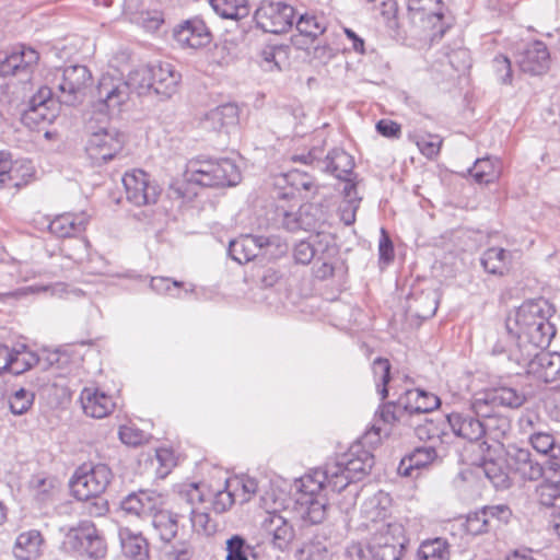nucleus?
Instances as JSON below:
<instances>
[{
	"instance_id": "nucleus-1",
	"label": "nucleus",
	"mask_w": 560,
	"mask_h": 560,
	"mask_svg": "<svg viewBox=\"0 0 560 560\" xmlns=\"http://www.w3.org/2000/svg\"><path fill=\"white\" fill-rule=\"evenodd\" d=\"M374 465V455L361 443L350 446L347 453L324 467L316 468L295 481L296 493L293 510L311 525L322 523L327 515L325 490L342 491L349 483L366 476Z\"/></svg>"
},
{
	"instance_id": "nucleus-2",
	"label": "nucleus",
	"mask_w": 560,
	"mask_h": 560,
	"mask_svg": "<svg viewBox=\"0 0 560 560\" xmlns=\"http://www.w3.org/2000/svg\"><path fill=\"white\" fill-rule=\"evenodd\" d=\"M553 314V305L542 298L525 301L517 308L513 322L520 358H528L533 350L549 347L556 336V327L550 320Z\"/></svg>"
},
{
	"instance_id": "nucleus-3",
	"label": "nucleus",
	"mask_w": 560,
	"mask_h": 560,
	"mask_svg": "<svg viewBox=\"0 0 560 560\" xmlns=\"http://www.w3.org/2000/svg\"><path fill=\"white\" fill-rule=\"evenodd\" d=\"M188 173L190 182L203 187H230L241 180L238 166L226 158H197L189 162Z\"/></svg>"
},
{
	"instance_id": "nucleus-4",
	"label": "nucleus",
	"mask_w": 560,
	"mask_h": 560,
	"mask_svg": "<svg viewBox=\"0 0 560 560\" xmlns=\"http://www.w3.org/2000/svg\"><path fill=\"white\" fill-rule=\"evenodd\" d=\"M521 349H513L510 359L526 369V373L538 382L551 383L560 374V353L533 350L528 358H520Z\"/></svg>"
},
{
	"instance_id": "nucleus-5",
	"label": "nucleus",
	"mask_w": 560,
	"mask_h": 560,
	"mask_svg": "<svg viewBox=\"0 0 560 560\" xmlns=\"http://www.w3.org/2000/svg\"><path fill=\"white\" fill-rule=\"evenodd\" d=\"M65 544L71 550L94 559L103 558L107 551L104 538L100 535L94 523L88 520L81 521L77 526L69 528Z\"/></svg>"
},
{
	"instance_id": "nucleus-6",
	"label": "nucleus",
	"mask_w": 560,
	"mask_h": 560,
	"mask_svg": "<svg viewBox=\"0 0 560 560\" xmlns=\"http://www.w3.org/2000/svg\"><path fill=\"white\" fill-rule=\"evenodd\" d=\"M294 15V8L285 2L261 0L254 13V20L264 32L282 34L293 26Z\"/></svg>"
},
{
	"instance_id": "nucleus-7",
	"label": "nucleus",
	"mask_w": 560,
	"mask_h": 560,
	"mask_svg": "<svg viewBox=\"0 0 560 560\" xmlns=\"http://www.w3.org/2000/svg\"><path fill=\"white\" fill-rule=\"evenodd\" d=\"M112 477V471L105 464H97L85 471L79 469L70 480L71 492L77 500L90 502L92 497L104 493Z\"/></svg>"
},
{
	"instance_id": "nucleus-8",
	"label": "nucleus",
	"mask_w": 560,
	"mask_h": 560,
	"mask_svg": "<svg viewBox=\"0 0 560 560\" xmlns=\"http://www.w3.org/2000/svg\"><path fill=\"white\" fill-rule=\"evenodd\" d=\"M91 82L92 74L88 67L82 65L66 67L57 85L59 102L67 106L81 104Z\"/></svg>"
},
{
	"instance_id": "nucleus-9",
	"label": "nucleus",
	"mask_w": 560,
	"mask_h": 560,
	"mask_svg": "<svg viewBox=\"0 0 560 560\" xmlns=\"http://www.w3.org/2000/svg\"><path fill=\"white\" fill-rule=\"evenodd\" d=\"M60 105L59 97L54 98L52 90L42 86L30 100L28 107L22 115V122L30 128L51 124L59 115Z\"/></svg>"
},
{
	"instance_id": "nucleus-10",
	"label": "nucleus",
	"mask_w": 560,
	"mask_h": 560,
	"mask_svg": "<svg viewBox=\"0 0 560 560\" xmlns=\"http://www.w3.org/2000/svg\"><path fill=\"white\" fill-rule=\"evenodd\" d=\"M122 184L127 201L137 207L155 205L161 195L160 186L142 170L126 172Z\"/></svg>"
},
{
	"instance_id": "nucleus-11",
	"label": "nucleus",
	"mask_w": 560,
	"mask_h": 560,
	"mask_svg": "<svg viewBox=\"0 0 560 560\" xmlns=\"http://www.w3.org/2000/svg\"><path fill=\"white\" fill-rule=\"evenodd\" d=\"M329 212L326 206L322 203H304L296 212L283 213L282 225L290 232L322 231L328 223Z\"/></svg>"
},
{
	"instance_id": "nucleus-12",
	"label": "nucleus",
	"mask_w": 560,
	"mask_h": 560,
	"mask_svg": "<svg viewBox=\"0 0 560 560\" xmlns=\"http://www.w3.org/2000/svg\"><path fill=\"white\" fill-rule=\"evenodd\" d=\"M124 145V137L115 128L103 127L91 133L86 142V153L96 163H106L119 153Z\"/></svg>"
},
{
	"instance_id": "nucleus-13",
	"label": "nucleus",
	"mask_w": 560,
	"mask_h": 560,
	"mask_svg": "<svg viewBox=\"0 0 560 560\" xmlns=\"http://www.w3.org/2000/svg\"><path fill=\"white\" fill-rule=\"evenodd\" d=\"M505 463L511 471L524 480L536 481L544 476V466L533 457L528 448L510 444L505 448Z\"/></svg>"
},
{
	"instance_id": "nucleus-14",
	"label": "nucleus",
	"mask_w": 560,
	"mask_h": 560,
	"mask_svg": "<svg viewBox=\"0 0 560 560\" xmlns=\"http://www.w3.org/2000/svg\"><path fill=\"white\" fill-rule=\"evenodd\" d=\"M516 62L522 72L529 75H542L550 68V52L541 40L528 43L516 55Z\"/></svg>"
},
{
	"instance_id": "nucleus-15",
	"label": "nucleus",
	"mask_w": 560,
	"mask_h": 560,
	"mask_svg": "<svg viewBox=\"0 0 560 560\" xmlns=\"http://www.w3.org/2000/svg\"><path fill=\"white\" fill-rule=\"evenodd\" d=\"M129 85L125 79L104 74L96 88V97L100 105L108 110L119 109L130 98Z\"/></svg>"
},
{
	"instance_id": "nucleus-16",
	"label": "nucleus",
	"mask_w": 560,
	"mask_h": 560,
	"mask_svg": "<svg viewBox=\"0 0 560 560\" xmlns=\"http://www.w3.org/2000/svg\"><path fill=\"white\" fill-rule=\"evenodd\" d=\"M173 36L183 48L199 49L212 40L211 32L200 18L184 21L174 28Z\"/></svg>"
},
{
	"instance_id": "nucleus-17",
	"label": "nucleus",
	"mask_w": 560,
	"mask_h": 560,
	"mask_svg": "<svg viewBox=\"0 0 560 560\" xmlns=\"http://www.w3.org/2000/svg\"><path fill=\"white\" fill-rule=\"evenodd\" d=\"M38 59L39 54L24 45L14 47L10 51H3L0 54V77L27 74Z\"/></svg>"
},
{
	"instance_id": "nucleus-18",
	"label": "nucleus",
	"mask_w": 560,
	"mask_h": 560,
	"mask_svg": "<svg viewBox=\"0 0 560 560\" xmlns=\"http://www.w3.org/2000/svg\"><path fill=\"white\" fill-rule=\"evenodd\" d=\"M261 530L270 538L272 546L281 551L292 542L295 532L292 524L279 512L267 511L261 522Z\"/></svg>"
},
{
	"instance_id": "nucleus-19",
	"label": "nucleus",
	"mask_w": 560,
	"mask_h": 560,
	"mask_svg": "<svg viewBox=\"0 0 560 560\" xmlns=\"http://www.w3.org/2000/svg\"><path fill=\"white\" fill-rule=\"evenodd\" d=\"M446 420L456 436L469 442L483 438L482 420L475 415L471 407L468 410L452 411L446 416Z\"/></svg>"
},
{
	"instance_id": "nucleus-20",
	"label": "nucleus",
	"mask_w": 560,
	"mask_h": 560,
	"mask_svg": "<svg viewBox=\"0 0 560 560\" xmlns=\"http://www.w3.org/2000/svg\"><path fill=\"white\" fill-rule=\"evenodd\" d=\"M161 505V497L154 491L139 490L129 493L120 502V508L127 514L138 517L151 516L159 510Z\"/></svg>"
},
{
	"instance_id": "nucleus-21",
	"label": "nucleus",
	"mask_w": 560,
	"mask_h": 560,
	"mask_svg": "<svg viewBox=\"0 0 560 560\" xmlns=\"http://www.w3.org/2000/svg\"><path fill=\"white\" fill-rule=\"evenodd\" d=\"M440 404L436 395L420 388L408 389L398 398V406L405 409L407 416L429 413Z\"/></svg>"
},
{
	"instance_id": "nucleus-22",
	"label": "nucleus",
	"mask_w": 560,
	"mask_h": 560,
	"mask_svg": "<svg viewBox=\"0 0 560 560\" xmlns=\"http://www.w3.org/2000/svg\"><path fill=\"white\" fill-rule=\"evenodd\" d=\"M153 93L166 100L177 92L182 74L170 62L152 65Z\"/></svg>"
},
{
	"instance_id": "nucleus-23",
	"label": "nucleus",
	"mask_w": 560,
	"mask_h": 560,
	"mask_svg": "<svg viewBox=\"0 0 560 560\" xmlns=\"http://www.w3.org/2000/svg\"><path fill=\"white\" fill-rule=\"evenodd\" d=\"M80 401L84 413L96 419L107 417L116 406L112 396L94 387L83 388Z\"/></svg>"
},
{
	"instance_id": "nucleus-24",
	"label": "nucleus",
	"mask_w": 560,
	"mask_h": 560,
	"mask_svg": "<svg viewBox=\"0 0 560 560\" xmlns=\"http://www.w3.org/2000/svg\"><path fill=\"white\" fill-rule=\"evenodd\" d=\"M31 168L20 161H12L8 151H0V189L5 187L21 188L26 185V176H31Z\"/></svg>"
},
{
	"instance_id": "nucleus-25",
	"label": "nucleus",
	"mask_w": 560,
	"mask_h": 560,
	"mask_svg": "<svg viewBox=\"0 0 560 560\" xmlns=\"http://www.w3.org/2000/svg\"><path fill=\"white\" fill-rule=\"evenodd\" d=\"M445 8L443 0H408V10L413 13V18L432 23V28H436L441 36L445 32L442 23Z\"/></svg>"
},
{
	"instance_id": "nucleus-26",
	"label": "nucleus",
	"mask_w": 560,
	"mask_h": 560,
	"mask_svg": "<svg viewBox=\"0 0 560 560\" xmlns=\"http://www.w3.org/2000/svg\"><path fill=\"white\" fill-rule=\"evenodd\" d=\"M261 242H267L265 235H242L229 243V256L238 264H246L261 256Z\"/></svg>"
},
{
	"instance_id": "nucleus-27",
	"label": "nucleus",
	"mask_w": 560,
	"mask_h": 560,
	"mask_svg": "<svg viewBox=\"0 0 560 560\" xmlns=\"http://www.w3.org/2000/svg\"><path fill=\"white\" fill-rule=\"evenodd\" d=\"M354 159L343 149L330 150L319 162V171L331 174L338 179H347L352 175Z\"/></svg>"
},
{
	"instance_id": "nucleus-28",
	"label": "nucleus",
	"mask_w": 560,
	"mask_h": 560,
	"mask_svg": "<svg viewBox=\"0 0 560 560\" xmlns=\"http://www.w3.org/2000/svg\"><path fill=\"white\" fill-rule=\"evenodd\" d=\"M44 538L39 530L21 533L14 542L13 555L19 560H37L43 553Z\"/></svg>"
},
{
	"instance_id": "nucleus-29",
	"label": "nucleus",
	"mask_w": 560,
	"mask_h": 560,
	"mask_svg": "<svg viewBox=\"0 0 560 560\" xmlns=\"http://www.w3.org/2000/svg\"><path fill=\"white\" fill-rule=\"evenodd\" d=\"M438 310V296L432 290L411 293L407 299V313L418 319L431 318Z\"/></svg>"
},
{
	"instance_id": "nucleus-30",
	"label": "nucleus",
	"mask_w": 560,
	"mask_h": 560,
	"mask_svg": "<svg viewBox=\"0 0 560 560\" xmlns=\"http://www.w3.org/2000/svg\"><path fill=\"white\" fill-rule=\"evenodd\" d=\"M86 224L88 217L84 213H63L49 223V231L57 237H75L85 230Z\"/></svg>"
},
{
	"instance_id": "nucleus-31",
	"label": "nucleus",
	"mask_w": 560,
	"mask_h": 560,
	"mask_svg": "<svg viewBox=\"0 0 560 560\" xmlns=\"http://www.w3.org/2000/svg\"><path fill=\"white\" fill-rule=\"evenodd\" d=\"M178 517L177 513L160 509L152 515V527L162 544H171L179 536Z\"/></svg>"
},
{
	"instance_id": "nucleus-32",
	"label": "nucleus",
	"mask_w": 560,
	"mask_h": 560,
	"mask_svg": "<svg viewBox=\"0 0 560 560\" xmlns=\"http://www.w3.org/2000/svg\"><path fill=\"white\" fill-rule=\"evenodd\" d=\"M393 535L396 537L394 545L384 546L380 542H370L369 551L373 560H400L408 542L404 526H394Z\"/></svg>"
},
{
	"instance_id": "nucleus-33",
	"label": "nucleus",
	"mask_w": 560,
	"mask_h": 560,
	"mask_svg": "<svg viewBox=\"0 0 560 560\" xmlns=\"http://www.w3.org/2000/svg\"><path fill=\"white\" fill-rule=\"evenodd\" d=\"M119 539L124 555L131 560H149V544L140 533L128 527L119 529Z\"/></svg>"
},
{
	"instance_id": "nucleus-34",
	"label": "nucleus",
	"mask_w": 560,
	"mask_h": 560,
	"mask_svg": "<svg viewBox=\"0 0 560 560\" xmlns=\"http://www.w3.org/2000/svg\"><path fill=\"white\" fill-rule=\"evenodd\" d=\"M481 469L497 490H506L512 486L511 470L506 466L505 457L485 459Z\"/></svg>"
},
{
	"instance_id": "nucleus-35",
	"label": "nucleus",
	"mask_w": 560,
	"mask_h": 560,
	"mask_svg": "<svg viewBox=\"0 0 560 560\" xmlns=\"http://www.w3.org/2000/svg\"><path fill=\"white\" fill-rule=\"evenodd\" d=\"M438 457L434 446H420L416 447L410 454L406 455L398 467V470L404 476H409L410 470L413 468H422L433 463Z\"/></svg>"
},
{
	"instance_id": "nucleus-36",
	"label": "nucleus",
	"mask_w": 560,
	"mask_h": 560,
	"mask_svg": "<svg viewBox=\"0 0 560 560\" xmlns=\"http://www.w3.org/2000/svg\"><path fill=\"white\" fill-rule=\"evenodd\" d=\"M390 505L392 498L389 494L384 491H378L363 502L361 512L366 520L376 523L386 517Z\"/></svg>"
},
{
	"instance_id": "nucleus-37",
	"label": "nucleus",
	"mask_w": 560,
	"mask_h": 560,
	"mask_svg": "<svg viewBox=\"0 0 560 560\" xmlns=\"http://www.w3.org/2000/svg\"><path fill=\"white\" fill-rule=\"evenodd\" d=\"M469 173L479 184L493 183L500 176L501 161L493 156L477 159Z\"/></svg>"
},
{
	"instance_id": "nucleus-38",
	"label": "nucleus",
	"mask_w": 560,
	"mask_h": 560,
	"mask_svg": "<svg viewBox=\"0 0 560 560\" xmlns=\"http://www.w3.org/2000/svg\"><path fill=\"white\" fill-rule=\"evenodd\" d=\"M8 361H10V365H8L5 372H10L14 375H20L40 362L39 357L28 350L25 345L10 349V358Z\"/></svg>"
},
{
	"instance_id": "nucleus-39",
	"label": "nucleus",
	"mask_w": 560,
	"mask_h": 560,
	"mask_svg": "<svg viewBox=\"0 0 560 560\" xmlns=\"http://www.w3.org/2000/svg\"><path fill=\"white\" fill-rule=\"evenodd\" d=\"M511 254L501 247H490L483 252L480 264L486 272L502 276L508 270Z\"/></svg>"
},
{
	"instance_id": "nucleus-40",
	"label": "nucleus",
	"mask_w": 560,
	"mask_h": 560,
	"mask_svg": "<svg viewBox=\"0 0 560 560\" xmlns=\"http://www.w3.org/2000/svg\"><path fill=\"white\" fill-rule=\"evenodd\" d=\"M492 400L500 407L517 409L526 401L523 390L509 386H499L487 389Z\"/></svg>"
},
{
	"instance_id": "nucleus-41",
	"label": "nucleus",
	"mask_w": 560,
	"mask_h": 560,
	"mask_svg": "<svg viewBox=\"0 0 560 560\" xmlns=\"http://www.w3.org/2000/svg\"><path fill=\"white\" fill-rule=\"evenodd\" d=\"M125 82L129 85L130 94L135 92L144 95L153 92L152 66H141L130 71Z\"/></svg>"
},
{
	"instance_id": "nucleus-42",
	"label": "nucleus",
	"mask_w": 560,
	"mask_h": 560,
	"mask_svg": "<svg viewBox=\"0 0 560 560\" xmlns=\"http://www.w3.org/2000/svg\"><path fill=\"white\" fill-rule=\"evenodd\" d=\"M511 419L503 413L492 416L488 420H482L483 436L501 443L511 432Z\"/></svg>"
},
{
	"instance_id": "nucleus-43",
	"label": "nucleus",
	"mask_w": 560,
	"mask_h": 560,
	"mask_svg": "<svg viewBox=\"0 0 560 560\" xmlns=\"http://www.w3.org/2000/svg\"><path fill=\"white\" fill-rule=\"evenodd\" d=\"M210 4L223 19L241 20L249 13L247 0H210Z\"/></svg>"
},
{
	"instance_id": "nucleus-44",
	"label": "nucleus",
	"mask_w": 560,
	"mask_h": 560,
	"mask_svg": "<svg viewBox=\"0 0 560 560\" xmlns=\"http://www.w3.org/2000/svg\"><path fill=\"white\" fill-rule=\"evenodd\" d=\"M319 535H315L296 550L298 560H328L329 548Z\"/></svg>"
},
{
	"instance_id": "nucleus-45",
	"label": "nucleus",
	"mask_w": 560,
	"mask_h": 560,
	"mask_svg": "<svg viewBox=\"0 0 560 560\" xmlns=\"http://www.w3.org/2000/svg\"><path fill=\"white\" fill-rule=\"evenodd\" d=\"M418 560H450V545L445 539L423 541L418 550Z\"/></svg>"
},
{
	"instance_id": "nucleus-46",
	"label": "nucleus",
	"mask_w": 560,
	"mask_h": 560,
	"mask_svg": "<svg viewBox=\"0 0 560 560\" xmlns=\"http://www.w3.org/2000/svg\"><path fill=\"white\" fill-rule=\"evenodd\" d=\"M208 119L215 128L235 126L238 122V107L233 103L220 105L209 112Z\"/></svg>"
},
{
	"instance_id": "nucleus-47",
	"label": "nucleus",
	"mask_w": 560,
	"mask_h": 560,
	"mask_svg": "<svg viewBox=\"0 0 560 560\" xmlns=\"http://www.w3.org/2000/svg\"><path fill=\"white\" fill-rule=\"evenodd\" d=\"M296 30L299 33L312 40L316 39L326 31L324 18H318L314 14H301L296 21Z\"/></svg>"
},
{
	"instance_id": "nucleus-48",
	"label": "nucleus",
	"mask_w": 560,
	"mask_h": 560,
	"mask_svg": "<svg viewBox=\"0 0 560 560\" xmlns=\"http://www.w3.org/2000/svg\"><path fill=\"white\" fill-rule=\"evenodd\" d=\"M308 238L315 249V259L332 258L337 255L338 250L330 233L317 231Z\"/></svg>"
},
{
	"instance_id": "nucleus-49",
	"label": "nucleus",
	"mask_w": 560,
	"mask_h": 560,
	"mask_svg": "<svg viewBox=\"0 0 560 560\" xmlns=\"http://www.w3.org/2000/svg\"><path fill=\"white\" fill-rule=\"evenodd\" d=\"M162 549L168 560H191L195 549L188 539L178 536L171 544H163Z\"/></svg>"
},
{
	"instance_id": "nucleus-50",
	"label": "nucleus",
	"mask_w": 560,
	"mask_h": 560,
	"mask_svg": "<svg viewBox=\"0 0 560 560\" xmlns=\"http://www.w3.org/2000/svg\"><path fill=\"white\" fill-rule=\"evenodd\" d=\"M485 511L491 532L508 525L513 516L512 509L508 504L485 505Z\"/></svg>"
},
{
	"instance_id": "nucleus-51",
	"label": "nucleus",
	"mask_w": 560,
	"mask_h": 560,
	"mask_svg": "<svg viewBox=\"0 0 560 560\" xmlns=\"http://www.w3.org/2000/svg\"><path fill=\"white\" fill-rule=\"evenodd\" d=\"M373 375L376 382L377 393L384 400L388 396L387 384L390 381V363L387 359L376 358L372 364Z\"/></svg>"
},
{
	"instance_id": "nucleus-52",
	"label": "nucleus",
	"mask_w": 560,
	"mask_h": 560,
	"mask_svg": "<svg viewBox=\"0 0 560 560\" xmlns=\"http://www.w3.org/2000/svg\"><path fill=\"white\" fill-rule=\"evenodd\" d=\"M470 407L480 420H488L492 416L500 413L497 411V408L500 406L492 400L487 390L475 395L470 401Z\"/></svg>"
},
{
	"instance_id": "nucleus-53",
	"label": "nucleus",
	"mask_w": 560,
	"mask_h": 560,
	"mask_svg": "<svg viewBox=\"0 0 560 560\" xmlns=\"http://www.w3.org/2000/svg\"><path fill=\"white\" fill-rule=\"evenodd\" d=\"M35 394L32 390L20 388L9 398L10 410L16 416L26 413L34 404Z\"/></svg>"
},
{
	"instance_id": "nucleus-54",
	"label": "nucleus",
	"mask_w": 560,
	"mask_h": 560,
	"mask_svg": "<svg viewBox=\"0 0 560 560\" xmlns=\"http://www.w3.org/2000/svg\"><path fill=\"white\" fill-rule=\"evenodd\" d=\"M465 528L468 534L475 536L491 532L485 506L467 514Z\"/></svg>"
},
{
	"instance_id": "nucleus-55",
	"label": "nucleus",
	"mask_w": 560,
	"mask_h": 560,
	"mask_svg": "<svg viewBox=\"0 0 560 560\" xmlns=\"http://www.w3.org/2000/svg\"><path fill=\"white\" fill-rule=\"evenodd\" d=\"M189 514L191 527L195 533L211 536L217 532V523L210 518L208 513L191 509Z\"/></svg>"
},
{
	"instance_id": "nucleus-56",
	"label": "nucleus",
	"mask_w": 560,
	"mask_h": 560,
	"mask_svg": "<svg viewBox=\"0 0 560 560\" xmlns=\"http://www.w3.org/2000/svg\"><path fill=\"white\" fill-rule=\"evenodd\" d=\"M415 142L424 156L433 159L440 153L443 140L439 135L425 133L416 135Z\"/></svg>"
},
{
	"instance_id": "nucleus-57",
	"label": "nucleus",
	"mask_w": 560,
	"mask_h": 560,
	"mask_svg": "<svg viewBox=\"0 0 560 560\" xmlns=\"http://www.w3.org/2000/svg\"><path fill=\"white\" fill-rule=\"evenodd\" d=\"M226 557L225 560H248L247 551L250 546L246 542V539L235 534L226 540Z\"/></svg>"
},
{
	"instance_id": "nucleus-58",
	"label": "nucleus",
	"mask_w": 560,
	"mask_h": 560,
	"mask_svg": "<svg viewBox=\"0 0 560 560\" xmlns=\"http://www.w3.org/2000/svg\"><path fill=\"white\" fill-rule=\"evenodd\" d=\"M375 417L382 420L384 423H394L395 421H401L407 417L405 409L398 406V399L396 401H388L382 404Z\"/></svg>"
},
{
	"instance_id": "nucleus-59",
	"label": "nucleus",
	"mask_w": 560,
	"mask_h": 560,
	"mask_svg": "<svg viewBox=\"0 0 560 560\" xmlns=\"http://www.w3.org/2000/svg\"><path fill=\"white\" fill-rule=\"evenodd\" d=\"M267 242H261V256L270 259L282 257L288 252V244L280 236H265Z\"/></svg>"
},
{
	"instance_id": "nucleus-60",
	"label": "nucleus",
	"mask_w": 560,
	"mask_h": 560,
	"mask_svg": "<svg viewBox=\"0 0 560 560\" xmlns=\"http://www.w3.org/2000/svg\"><path fill=\"white\" fill-rule=\"evenodd\" d=\"M184 283L182 281L172 280L167 277H153L150 287L159 294H167L174 298H179V290Z\"/></svg>"
},
{
	"instance_id": "nucleus-61",
	"label": "nucleus",
	"mask_w": 560,
	"mask_h": 560,
	"mask_svg": "<svg viewBox=\"0 0 560 560\" xmlns=\"http://www.w3.org/2000/svg\"><path fill=\"white\" fill-rule=\"evenodd\" d=\"M283 180L296 191H310L314 187V179L311 175L300 170H291L283 175Z\"/></svg>"
},
{
	"instance_id": "nucleus-62",
	"label": "nucleus",
	"mask_w": 560,
	"mask_h": 560,
	"mask_svg": "<svg viewBox=\"0 0 560 560\" xmlns=\"http://www.w3.org/2000/svg\"><path fill=\"white\" fill-rule=\"evenodd\" d=\"M35 499L40 504H46L54 499L57 491L56 481L52 478H37L34 481Z\"/></svg>"
},
{
	"instance_id": "nucleus-63",
	"label": "nucleus",
	"mask_w": 560,
	"mask_h": 560,
	"mask_svg": "<svg viewBox=\"0 0 560 560\" xmlns=\"http://www.w3.org/2000/svg\"><path fill=\"white\" fill-rule=\"evenodd\" d=\"M493 72L498 81L502 84H511L513 71L511 60L504 55H498L492 60Z\"/></svg>"
},
{
	"instance_id": "nucleus-64",
	"label": "nucleus",
	"mask_w": 560,
	"mask_h": 560,
	"mask_svg": "<svg viewBox=\"0 0 560 560\" xmlns=\"http://www.w3.org/2000/svg\"><path fill=\"white\" fill-rule=\"evenodd\" d=\"M539 501L542 505L560 510V485L545 483L539 490Z\"/></svg>"
}]
</instances>
